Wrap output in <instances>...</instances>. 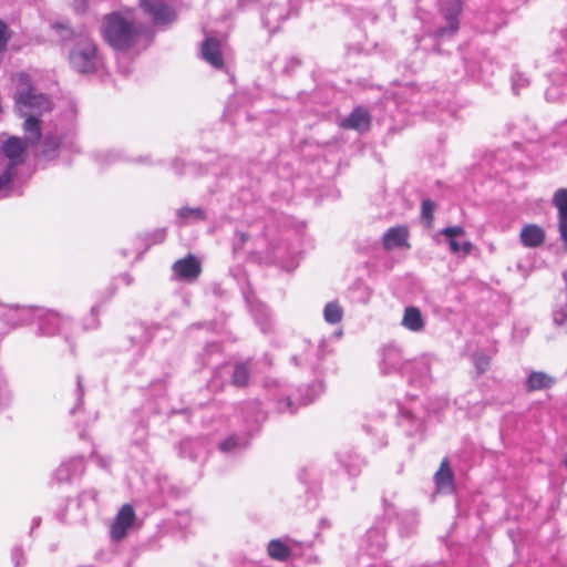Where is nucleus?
<instances>
[{
  "label": "nucleus",
  "mask_w": 567,
  "mask_h": 567,
  "mask_svg": "<svg viewBox=\"0 0 567 567\" xmlns=\"http://www.w3.org/2000/svg\"><path fill=\"white\" fill-rule=\"evenodd\" d=\"M554 383L555 379L551 375L543 371H534L529 373V375L527 377L525 381V389L528 392H534L538 390L549 389L553 386Z\"/></svg>",
  "instance_id": "4be33fe9"
},
{
  "label": "nucleus",
  "mask_w": 567,
  "mask_h": 567,
  "mask_svg": "<svg viewBox=\"0 0 567 567\" xmlns=\"http://www.w3.org/2000/svg\"><path fill=\"white\" fill-rule=\"evenodd\" d=\"M433 361L434 358L430 354H422L419 358L409 360L405 363L402 377L412 385L424 386L432 380L431 368Z\"/></svg>",
  "instance_id": "39448f33"
},
{
  "label": "nucleus",
  "mask_w": 567,
  "mask_h": 567,
  "mask_svg": "<svg viewBox=\"0 0 567 567\" xmlns=\"http://www.w3.org/2000/svg\"><path fill=\"white\" fill-rule=\"evenodd\" d=\"M75 394H76V404L70 410V414H75V412L78 411V409L82 405V401H83V395H84V390H83V381H82V377L81 375H78L76 377V391H75Z\"/></svg>",
  "instance_id": "4c0bfd02"
},
{
  "label": "nucleus",
  "mask_w": 567,
  "mask_h": 567,
  "mask_svg": "<svg viewBox=\"0 0 567 567\" xmlns=\"http://www.w3.org/2000/svg\"><path fill=\"white\" fill-rule=\"evenodd\" d=\"M89 499L93 503L97 502V492L95 489L91 488L80 493L78 496V506L83 507Z\"/></svg>",
  "instance_id": "58836bf2"
},
{
  "label": "nucleus",
  "mask_w": 567,
  "mask_h": 567,
  "mask_svg": "<svg viewBox=\"0 0 567 567\" xmlns=\"http://www.w3.org/2000/svg\"><path fill=\"white\" fill-rule=\"evenodd\" d=\"M83 457H73L68 462H63L54 472V478L59 483L70 482L75 476L83 474Z\"/></svg>",
  "instance_id": "dca6fc26"
},
{
  "label": "nucleus",
  "mask_w": 567,
  "mask_h": 567,
  "mask_svg": "<svg viewBox=\"0 0 567 567\" xmlns=\"http://www.w3.org/2000/svg\"><path fill=\"white\" fill-rule=\"evenodd\" d=\"M11 559L14 567H22L25 564L24 553L20 546L13 547L11 551Z\"/></svg>",
  "instance_id": "a19ab883"
},
{
  "label": "nucleus",
  "mask_w": 567,
  "mask_h": 567,
  "mask_svg": "<svg viewBox=\"0 0 567 567\" xmlns=\"http://www.w3.org/2000/svg\"><path fill=\"white\" fill-rule=\"evenodd\" d=\"M73 8L78 12H83L86 8V1L85 0H73Z\"/></svg>",
  "instance_id": "8fccbe9b"
},
{
  "label": "nucleus",
  "mask_w": 567,
  "mask_h": 567,
  "mask_svg": "<svg viewBox=\"0 0 567 567\" xmlns=\"http://www.w3.org/2000/svg\"><path fill=\"white\" fill-rule=\"evenodd\" d=\"M24 185L25 179H0V199L21 195Z\"/></svg>",
  "instance_id": "7c9ffc66"
},
{
  "label": "nucleus",
  "mask_w": 567,
  "mask_h": 567,
  "mask_svg": "<svg viewBox=\"0 0 567 567\" xmlns=\"http://www.w3.org/2000/svg\"><path fill=\"white\" fill-rule=\"evenodd\" d=\"M250 311L264 332H267L270 328V318L268 308L260 302L251 303Z\"/></svg>",
  "instance_id": "2f4dec72"
},
{
  "label": "nucleus",
  "mask_w": 567,
  "mask_h": 567,
  "mask_svg": "<svg viewBox=\"0 0 567 567\" xmlns=\"http://www.w3.org/2000/svg\"><path fill=\"white\" fill-rule=\"evenodd\" d=\"M313 352L315 351L311 349L310 351H307L301 355H295L292 358V361L295 362L296 365H301L303 362L310 363V357L313 355Z\"/></svg>",
  "instance_id": "a18cd8bd"
},
{
  "label": "nucleus",
  "mask_w": 567,
  "mask_h": 567,
  "mask_svg": "<svg viewBox=\"0 0 567 567\" xmlns=\"http://www.w3.org/2000/svg\"><path fill=\"white\" fill-rule=\"evenodd\" d=\"M61 138L53 133H48L41 144V156L45 159H53L58 155Z\"/></svg>",
  "instance_id": "c756f323"
},
{
  "label": "nucleus",
  "mask_w": 567,
  "mask_h": 567,
  "mask_svg": "<svg viewBox=\"0 0 567 567\" xmlns=\"http://www.w3.org/2000/svg\"><path fill=\"white\" fill-rule=\"evenodd\" d=\"M250 379V369L248 362H237L231 373V384L236 388H245Z\"/></svg>",
  "instance_id": "bb28decb"
},
{
  "label": "nucleus",
  "mask_w": 567,
  "mask_h": 567,
  "mask_svg": "<svg viewBox=\"0 0 567 567\" xmlns=\"http://www.w3.org/2000/svg\"><path fill=\"white\" fill-rule=\"evenodd\" d=\"M371 123L370 113L361 106L354 107L352 112L341 121V127L346 130H354L365 132Z\"/></svg>",
  "instance_id": "4468645a"
},
{
  "label": "nucleus",
  "mask_w": 567,
  "mask_h": 567,
  "mask_svg": "<svg viewBox=\"0 0 567 567\" xmlns=\"http://www.w3.org/2000/svg\"><path fill=\"white\" fill-rule=\"evenodd\" d=\"M16 103L25 117L23 130L25 138L31 144H35L41 137L40 121L37 117L51 110V101L42 93H37L30 83V78L25 73L18 75Z\"/></svg>",
  "instance_id": "f257e3e1"
},
{
  "label": "nucleus",
  "mask_w": 567,
  "mask_h": 567,
  "mask_svg": "<svg viewBox=\"0 0 567 567\" xmlns=\"http://www.w3.org/2000/svg\"><path fill=\"white\" fill-rule=\"evenodd\" d=\"M528 84V80L523 78L520 74H518L516 78L513 79V90L517 94L518 89L523 87Z\"/></svg>",
  "instance_id": "49530a36"
},
{
  "label": "nucleus",
  "mask_w": 567,
  "mask_h": 567,
  "mask_svg": "<svg viewBox=\"0 0 567 567\" xmlns=\"http://www.w3.org/2000/svg\"><path fill=\"white\" fill-rule=\"evenodd\" d=\"M561 276L565 282L566 302L553 311V321L555 326L567 332V269L563 271Z\"/></svg>",
  "instance_id": "473e14b6"
},
{
  "label": "nucleus",
  "mask_w": 567,
  "mask_h": 567,
  "mask_svg": "<svg viewBox=\"0 0 567 567\" xmlns=\"http://www.w3.org/2000/svg\"><path fill=\"white\" fill-rule=\"evenodd\" d=\"M464 229L461 226L445 227L440 230V234L446 238L450 250L453 254L463 252V255H470L473 250V244L468 240L460 244L457 237L464 235Z\"/></svg>",
  "instance_id": "ddd939ff"
},
{
  "label": "nucleus",
  "mask_w": 567,
  "mask_h": 567,
  "mask_svg": "<svg viewBox=\"0 0 567 567\" xmlns=\"http://www.w3.org/2000/svg\"><path fill=\"white\" fill-rule=\"evenodd\" d=\"M337 458L346 472L355 476L365 464L364 460L353 450L347 449L337 453Z\"/></svg>",
  "instance_id": "a211bd4d"
},
{
  "label": "nucleus",
  "mask_w": 567,
  "mask_h": 567,
  "mask_svg": "<svg viewBox=\"0 0 567 567\" xmlns=\"http://www.w3.org/2000/svg\"><path fill=\"white\" fill-rule=\"evenodd\" d=\"M27 311V313L35 315L38 336L53 337L55 334H64L65 341L70 342L69 331L73 326L71 318L63 316L53 309L43 307H40L35 312H32L31 310Z\"/></svg>",
  "instance_id": "7ed1b4c3"
},
{
  "label": "nucleus",
  "mask_w": 567,
  "mask_h": 567,
  "mask_svg": "<svg viewBox=\"0 0 567 567\" xmlns=\"http://www.w3.org/2000/svg\"><path fill=\"white\" fill-rule=\"evenodd\" d=\"M401 324L411 332H421L425 327V320L419 308L409 306L404 309Z\"/></svg>",
  "instance_id": "412c9836"
},
{
  "label": "nucleus",
  "mask_w": 567,
  "mask_h": 567,
  "mask_svg": "<svg viewBox=\"0 0 567 567\" xmlns=\"http://www.w3.org/2000/svg\"><path fill=\"white\" fill-rule=\"evenodd\" d=\"M221 346L218 342L207 343L204 349L205 355L220 354Z\"/></svg>",
  "instance_id": "37998d69"
},
{
  "label": "nucleus",
  "mask_w": 567,
  "mask_h": 567,
  "mask_svg": "<svg viewBox=\"0 0 567 567\" xmlns=\"http://www.w3.org/2000/svg\"><path fill=\"white\" fill-rule=\"evenodd\" d=\"M11 399H12V395L9 391H3L0 393V405L1 406H7L10 404L11 402Z\"/></svg>",
  "instance_id": "09e8293b"
},
{
  "label": "nucleus",
  "mask_w": 567,
  "mask_h": 567,
  "mask_svg": "<svg viewBox=\"0 0 567 567\" xmlns=\"http://www.w3.org/2000/svg\"><path fill=\"white\" fill-rule=\"evenodd\" d=\"M473 363L476 370V375H482L489 368V358L484 353H475L473 355Z\"/></svg>",
  "instance_id": "e433bc0d"
},
{
  "label": "nucleus",
  "mask_w": 567,
  "mask_h": 567,
  "mask_svg": "<svg viewBox=\"0 0 567 567\" xmlns=\"http://www.w3.org/2000/svg\"><path fill=\"white\" fill-rule=\"evenodd\" d=\"M278 410L280 412H289L293 414L297 411L296 403L290 396H286L278 401Z\"/></svg>",
  "instance_id": "ea45409f"
},
{
  "label": "nucleus",
  "mask_w": 567,
  "mask_h": 567,
  "mask_svg": "<svg viewBox=\"0 0 567 567\" xmlns=\"http://www.w3.org/2000/svg\"><path fill=\"white\" fill-rule=\"evenodd\" d=\"M166 238V228H157L144 236V241L146 244V248H150L153 245L162 244Z\"/></svg>",
  "instance_id": "c9c22d12"
},
{
  "label": "nucleus",
  "mask_w": 567,
  "mask_h": 567,
  "mask_svg": "<svg viewBox=\"0 0 567 567\" xmlns=\"http://www.w3.org/2000/svg\"><path fill=\"white\" fill-rule=\"evenodd\" d=\"M402 350L395 344H388L382 349L380 369L383 374L398 372L403 375L405 363Z\"/></svg>",
  "instance_id": "6e6552de"
},
{
  "label": "nucleus",
  "mask_w": 567,
  "mask_h": 567,
  "mask_svg": "<svg viewBox=\"0 0 567 567\" xmlns=\"http://www.w3.org/2000/svg\"><path fill=\"white\" fill-rule=\"evenodd\" d=\"M462 12V2L461 0H446L441 6V13L445 20V24L440 27L435 31V37L443 39L446 37L454 35L458 28L460 21L458 17Z\"/></svg>",
  "instance_id": "423d86ee"
},
{
  "label": "nucleus",
  "mask_w": 567,
  "mask_h": 567,
  "mask_svg": "<svg viewBox=\"0 0 567 567\" xmlns=\"http://www.w3.org/2000/svg\"><path fill=\"white\" fill-rule=\"evenodd\" d=\"M27 144L32 145L27 140L24 143L20 137L17 136H11L2 143L1 151L8 158V166L4 173L0 175V177H13L16 174V172H13L14 166L23 163L24 161V151Z\"/></svg>",
  "instance_id": "0eeeda50"
},
{
  "label": "nucleus",
  "mask_w": 567,
  "mask_h": 567,
  "mask_svg": "<svg viewBox=\"0 0 567 567\" xmlns=\"http://www.w3.org/2000/svg\"><path fill=\"white\" fill-rule=\"evenodd\" d=\"M72 68L79 73H93L101 61L95 43L89 38H80L69 55Z\"/></svg>",
  "instance_id": "20e7f679"
},
{
  "label": "nucleus",
  "mask_w": 567,
  "mask_h": 567,
  "mask_svg": "<svg viewBox=\"0 0 567 567\" xmlns=\"http://www.w3.org/2000/svg\"><path fill=\"white\" fill-rule=\"evenodd\" d=\"M8 28L6 23L0 20V52L6 48L8 42V34H7Z\"/></svg>",
  "instance_id": "c03bdc74"
},
{
  "label": "nucleus",
  "mask_w": 567,
  "mask_h": 567,
  "mask_svg": "<svg viewBox=\"0 0 567 567\" xmlns=\"http://www.w3.org/2000/svg\"><path fill=\"white\" fill-rule=\"evenodd\" d=\"M409 229L405 226H395L389 228L382 236V245L384 249L392 250L409 246Z\"/></svg>",
  "instance_id": "f3484780"
},
{
  "label": "nucleus",
  "mask_w": 567,
  "mask_h": 567,
  "mask_svg": "<svg viewBox=\"0 0 567 567\" xmlns=\"http://www.w3.org/2000/svg\"><path fill=\"white\" fill-rule=\"evenodd\" d=\"M176 216H177L176 224L178 226H185V225H189V224H194V223L203 221V220L207 219L206 212L200 207H195V208L188 207V206L182 207V208L177 209Z\"/></svg>",
  "instance_id": "b1692460"
},
{
  "label": "nucleus",
  "mask_w": 567,
  "mask_h": 567,
  "mask_svg": "<svg viewBox=\"0 0 567 567\" xmlns=\"http://www.w3.org/2000/svg\"><path fill=\"white\" fill-rule=\"evenodd\" d=\"M403 417L405 420H411L415 424V427L417 430H420L422 427V422H421L420 417H415L412 412H410V411L404 412Z\"/></svg>",
  "instance_id": "de8ad7c7"
},
{
  "label": "nucleus",
  "mask_w": 567,
  "mask_h": 567,
  "mask_svg": "<svg viewBox=\"0 0 567 567\" xmlns=\"http://www.w3.org/2000/svg\"><path fill=\"white\" fill-rule=\"evenodd\" d=\"M519 236L520 241L526 247H538L545 239L544 230L537 225H526Z\"/></svg>",
  "instance_id": "393cba45"
},
{
  "label": "nucleus",
  "mask_w": 567,
  "mask_h": 567,
  "mask_svg": "<svg viewBox=\"0 0 567 567\" xmlns=\"http://www.w3.org/2000/svg\"><path fill=\"white\" fill-rule=\"evenodd\" d=\"M299 546L297 540L289 537L271 539L268 543L267 551L271 559L277 561H287L296 553Z\"/></svg>",
  "instance_id": "f8f14e48"
},
{
  "label": "nucleus",
  "mask_w": 567,
  "mask_h": 567,
  "mask_svg": "<svg viewBox=\"0 0 567 567\" xmlns=\"http://www.w3.org/2000/svg\"><path fill=\"white\" fill-rule=\"evenodd\" d=\"M121 279L125 282V285H131L133 282V278L128 274H124L121 276Z\"/></svg>",
  "instance_id": "603ef678"
},
{
  "label": "nucleus",
  "mask_w": 567,
  "mask_h": 567,
  "mask_svg": "<svg viewBox=\"0 0 567 567\" xmlns=\"http://www.w3.org/2000/svg\"><path fill=\"white\" fill-rule=\"evenodd\" d=\"M40 307L34 306H12L8 309L6 313L7 321L13 327L25 326V324H35V315L27 313V310H31L35 312Z\"/></svg>",
  "instance_id": "2eb2a0df"
},
{
  "label": "nucleus",
  "mask_w": 567,
  "mask_h": 567,
  "mask_svg": "<svg viewBox=\"0 0 567 567\" xmlns=\"http://www.w3.org/2000/svg\"><path fill=\"white\" fill-rule=\"evenodd\" d=\"M91 312H92V319H93V324L91 327H96L97 326V321H96L95 316L97 313V307H93Z\"/></svg>",
  "instance_id": "864d4df0"
},
{
  "label": "nucleus",
  "mask_w": 567,
  "mask_h": 567,
  "mask_svg": "<svg viewBox=\"0 0 567 567\" xmlns=\"http://www.w3.org/2000/svg\"><path fill=\"white\" fill-rule=\"evenodd\" d=\"M323 346H324V343H323V342L319 346V349L316 351V352H317V354H319V353L321 352V350H322Z\"/></svg>",
  "instance_id": "4d7b16f0"
},
{
  "label": "nucleus",
  "mask_w": 567,
  "mask_h": 567,
  "mask_svg": "<svg viewBox=\"0 0 567 567\" xmlns=\"http://www.w3.org/2000/svg\"><path fill=\"white\" fill-rule=\"evenodd\" d=\"M247 238H248V235H247V234H245V233H241V234H240V241H241V243H245V241L247 240Z\"/></svg>",
  "instance_id": "6e6d98bb"
},
{
  "label": "nucleus",
  "mask_w": 567,
  "mask_h": 567,
  "mask_svg": "<svg viewBox=\"0 0 567 567\" xmlns=\"http://www.w3.org/2000/svg\"><path fill=\"white\" fill-rule=\"evenodd\" d=\"M40 524H41V518L40 517H34L33 520H32L31 530H33L35 527H39Z\"/></svg>",
  "instance_id": "5fc2aeb1"
},
{
  "label": "nucleus",
  "mask_w": 567,
  "mask_h": 567,
  "mask_svg": "<svg viewBox=\"0 0 567 567\" xmlns=\"http://www.w3.org/2000/svg\"><path fill=\"white\" fill-rule=\"evenodd\" d=\"M342 308L337 301H331L326 305L323 310V317L328 323L336 324L340 322L342 319Z\"/></svg>",
  "instance_id": "72a5a7b5"
},
{
  "label": "nucleus",
  "mask_w": 567,
  "mask_h": 567,
  "mask_svg": "<svg viewBox=\"0 0 567 567\" xmlns=\"http://www.w3.org/2000/svg\"><path fill=\"white\" fill-rule=\"evenodd\" d=\"M135 513L131 505H123L111 525V537L113 540H121L125 537L127 529L133 525Z\"/></svg>",
  "instance_id": "9b49d317"
},
{
  "label": "nucleus",
  "mask_w": 567,
  "mask_h": 567,
  "mask_svg": "<svg viewBox=\"0 0 567 567\" xmlns=\"http://www.w3.org/2000/svg\"><path fill=\"white\" fill-rule=\"evenodd\" d=\"M565 465L567 466V454H566V458H565Z\"/></svg>",
  "instance_id": "052dcab7"
},
{
  "label": "nucleus",
  "mask_w": 567,
  "mask_h": 567,
  "mask_svg": "<svg viewBox=\"0 0 567 567\" xmlns=\"http://www.w3.org/2000/svg\"><path fill=\"white\" fill-rule=\"evenodd\" d=\"M205 452L204 441L202 439H184L178 444V453L182 457L197 460Z\"/></svg>",
  "instance_id": "5701e85b"
},
{
  "label": "nucleus",
  "mask_w": 567,
  "mask_h": 567,
  "mask_svg": "<svg viewBox=\"0 0 567 567\" xmlns=\"http://www.w3.org/2000/svg\"><path fill=\"white\" fill-rule=\"evenodd\" d=\"M434 480H435V484H436L437 488L441 491L452 487L454 476L450 468L447 458H444L441 462L440 468L437 470V472L434 475Z\"/></svg>",
  "instance_id": "c85d7f7f"
},
{
  "label": "nucleus",
  "mask_w": 567,
  "mask_h": 567,
  "mask_svg": "<svg viewBox=\"0 0 567 567\" xmlns=\"http://www.w3.org/2000/svg\"><path fill=\"white\" fill-rule=\"evenodd\" d=\"M435 209V204L431 199H424L422 202L421 207V218L426 225V227H431L433 223V213Z\"/></svg>",
  "instance_id": "f704fd0d"
},
{
  "label": "nucleus",
  "mask_w": 567,
  "mask_h": 567,
  "mask_svg": "<svg viewBox=\"0 0 567 567\" xmlns=\"http://www.w3.org/2000/svg\"><path fill=\"white\" fill-rule=\"evenodd\" d=\"M202 58L216 69H223L224 59L220 52V43L215 38H207L202 44Z\"/></svg>",
  "instance_id": "6ab92c4d"
},
{
  "label": "nucleus",
  "mask_w": 567,
  "mask_h": 567,
  "mask_svg": "<svg viewBox=\"0 0 567 567\" xmlns=\"http://www.w3.org/2000/svg\"><path fill=\"white\" fill-rule=\"evenodd\" d=\"M140 3L155 24H167L175 20V12L162 0H140Z\"/></svg>",
  "instance_id": "1a4fd4ad"
},
{
  "label": "nucleus",
  "mask_w": 567,
  "mask_h": 567,
  "mask_svg": "<svg viewBox=\"0 0 567 567\" xmlns=\"http://www.w3.org/2000/svg\"><path fill=\"white\" fill-rule=\"evenodd\" d=\"M254 408H258V403H250Z\"/></svg>",
  "instance_id": "bf43d9fd"
},
{
  "label": "nucleus",
  "mask_w": 567,
  "mask_h": 567,
  "mask_svg": "<svg viewBox=\"0 0 567 567\" xmlns=\"http://www.w3.org/2000/svg\"><path fill=\"white\" fill-rule=\"evenodd\" d=\"M277 8L276 7H270L268 8V10L266 11L265 16H264V22L267 24V25H270L271 24V16H272V11H275Z\"/></svg>",
  "instance_id": "3c124183"
},
{
  "label": "nucleus",
  "mask_w": 567,
  "mask_h": 567,
  "mask_svg": "<svg viewBox=\"0 0 567 567\" xmlns=\"http://www.w3.org/2000/svg\"><path fill=\"white\" fill-rule=\"evenodd\" d=\"M324 391V384L321 380L315 381L309 384L305 390L300 389L298 398L299 405H308L312 403Z\"/></svg>",
  "instance_id": "cd10ccee"
},
{
  "label": "nucleus",
  "mask_w": 567,
  "mask_h": 567,
  "mask_svg": "<svg viewBox=\"0 0 567 567\" xmlns=\"http://www.w3.org/2000/svg\"><path fill=\"white\" fill-rule=\"evenodd\" d=\"M249 440L247 433L233 434L220 442L219 449L224 453H236L246 449L249 444Z\"/></svg>",
  "instance_id": "a878e982"
},
{
  "label": "nucleus",
  "mask_w": 567,
  "mask_h": 567,
  "mask_svg": "<svg viewBox=\"0 0 567 567\" xmlns=\"http://www.w3.org/2000/svg\"><path fill=\"white\" fill-rule=\"evenodd\" d=\"M365 548L371 556L380 555L386 547L383 528L372 527L365 534Z\"/></svg>",
  "instance_id": "aec40b11"
},
{
  "label": "nucleus",
  "mask_w": 567,
  "mask_h": 567,
  "mask_svg": "<svg viewBox=\"0 0 567 567\" xmlns=\"http://www.w3.org/2000/svg\"><path fill=\"white\" fill-rule=\"evenodd\" d=\"M70 350H71V352H72V353H74V347H73V344H71V346H70Z\"/></svg>",
  "instance_id": "13d9d810"
},
{
  "label": "nucleus",
  "mask_w": 567,
  "mask_h": 567,
  "mask_svg": "<svg viewBox=\"0 0 567 567\" xmlns=\"http://www.w3.org/2000/svg\"><path fill=\"white\" fill-rule=\"evenodd\" d=\"M172 269L177 279L188 282L195 281L202 272L200 262L194 255L178 259L173 264Z\"/></svg>",
  "instance_id": "9d476101"
},
{
  "label": "nucleus",
  "mask_w": 567,
  "mask_h": 567,
  "mask_svg": "<svg viewBox=\"0 0 567 567\" xmlns=\"http://www.w3.org/2000/svg\"><path fill=\"white\" fill-rule=\"evenodd\" d=\"M146 32V27L135 19L134 11H114L104 17V40L115 50L126 51L134 47Z\"/></svg>",
  "instance_id": "f03ea898"
},
{
  "label": "nucleus",
  "mask_w": 567,
  "mask_h": 567,
  "mask_svg": "<svg viewBox=\"0 0 567 567\" xmlns=\"http://www.w3.org/2000/svg\"><path fill=\"white\" fill-rule=\"evenodd\" d=\"M364 431L368 433V434H371V435H377V434H381L379 436V445L380 446H384L386 445V440H385V436L382 432V430L380 427H372L371 425H364L363 426Z\"/></svg>",
  "instance_id": "79ce46f5"
}]
</instances>
